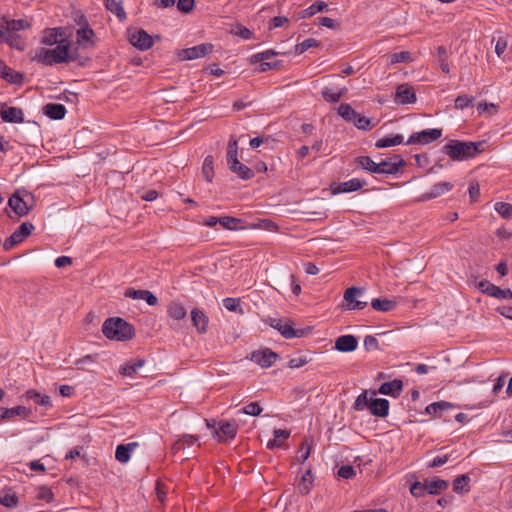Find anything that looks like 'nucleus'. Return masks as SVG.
I'll return each mask as SVG.
<instances>
[{"mask_svg": "<svg viewBox=\"0 0 512 512\" xmlns=\"http://www.w3.org/2000/svg\"><path fill=\"white\" fill-rule=\"evenodd\" d=\"M313 446V440L312 439H305L300 446L299 449V456L298 461L300 463H304L310 456L311 450Z\"/></svg>", "mask_w": 512, "mask_h": 512, "instance_id": "nucleus-49", "label": "nucleus"}, {"mask_svg": "<svg viewBox=\"0 0 512 512\" xmlns=\"http://www.w3.org/2000/svg\"><path fill=\"white\" fill-rule=\"evenodd\" d=\"M0 504L8 508L15 507L18 504V498L14 494H6L0 497Z\"/></svg>", "mask_w": 512, "mask_h": 512, "instance_id": "nucleus-64", "label": "nucleus"}, {"mask_svg": "<svg viewBox=\"0 0 512 512\" xmlns=\"http://www.w3.org/2000/svg\"><path fill=\"white\" fill-rule=\"evenodd\" d=\"M0 75L11 83L20 82L22 79L19 73H14L12 69L7 67L3 62H0Z\"/></svg>", "mask_w": 512, "mask_h": 512, "instance_id": "nucleus-43", "label": "nucleus"}, {"mask_svg": "<svg viewBox=\"0 0 512 512\" xmlns=\"http://www.w3.org/2000/svg\"><path fill=\"white\" fill-rule=\"evenodd\" d=\"M70 46L69 41H61L56 47L51 49L40 47L34 50L31 59L46 66L68 63L74 60V57L69 53Z\"/></svg>", "mask_w": 512, "mask_h": 512, "instance_id": "nucleus-1", "label": "nucleus"}, {"mask_svg": "<svg viewBox=\"0 0 512 512\" xmlns=\"http://www.w3.org/2000/svg\"><path fill=\"white\" fill-rule=\"evenodd\" d=\"M457 458H458V454L456 453V451H451V452L443 454V455H438L428 464V467L429 468L440 467L451 460H456Z\"/></svg>", "mask_w": 512, "mask_h": 512, "instance_id": "nucleus-37", "label": "nucleus"}, {"mask_svg": "<svg viewBox=\"0 0 512 512\" xmlns=\"http://www.w3.org/2000/svg\"><path fill=\"white\" fill-rule=\"evenodd\" d=\"M346 91H347L346 88H342L337 92H333L331 89L326 88L322 91V96L325 101L331 102V103H336L342 98V96L346 93Z\"/></svg>", "mask_w": 512, "mask_h": 512, "instance_id": "nucleus-50", "label": "nucleus"}, {"mask_svg": "<svg viewBox=\"0 0 512 512\" xmlns=\"http://www.w3.org/2000/svg\"><path fill=\"white\" fill-rule=\"evenodd\" d=\"M103 335L113 341H128L135 336L134 327L120 317H111L102 325Z\"/></svg>", "mask_w": 512, "mask_h": 512, "instance_id": "nucleus-2", "label": "nucleus"}, {"mask_svg": "<svg viewBox=\"0 0 512 512\" xmlns=\"http://www.w3.org/2000/svg\"><path fill=\"white\" fill-rule=\"evenodd\" d=\"M8 205L19 217L26 216L33 208L34 196L26 189L16 190L10 196Z\"/></svg>", "mask_w": 512, "mask_h": 512, "instance_id": "nucleus-4", "label": "nucleus"}, {"mask_svg": "<svg viewBox=\"0 0 512 512\" xmlns=\"http://www.w3.org/2000/svg\"><path fill=\"white\" fill-rule=\"evenodd\" d=\"M365 290L359 287H349L345 290L343 300L345 305L343 306L346 310H362L364 309L368 301L364 298Z\"/></svg>", "mask_w": 512, "mask_h": 512, "instance_id": "nucleus-5", "label": "nucleus"}, {"mask_svg": "<svg viewBox=\"0 0 512 512\" xmlns=\"http://www.w3.org/2000/svg\"><path fill=\"white\" fill-rule=\"evenodd\" d=\"M452 188H453V184L448 181L439 182V183L433 185L431 190L428 193H425L424 195H422L421 200H430V199L437 198V197L449 192L450 190H452Z\"/></svg>", "mask_w": 512, "mask_h": 512, "instance_id": "nucleus-24", "label": "nucleus"}, {"mask_svg": "<svg viewBox=\"0 0 512 512\" xmlns=\"http://www.w3.org/2000/svg\"><path fill=\"white\" fill-rule=\"evenodd\" d=\"M26 398L34 400L37 404L42 406H50L51 400L50 397L47 395H41L35 390H28L25 393Z\"/></svg>", "mask_w": 512, "mask_h": 512, "instance_id": "nucleus-47", "label": "nucleus"}, {"mask_svg": "<svg viewBox=\"0 0 512 512\" xmlns=\"http://www.w3.org/2000/svg\"><path fill=\"white\" fill-rule=\"evenodd\" d=\"M125 296L132 299L144 300L150 306H154L158 302L157 297L148 290L128 289L125 292Z\"/></svg>", "mask_w": 512, "mask_h": 512, "instance_id": "nucleus-23", "label": "nucleus"}, {"mask_svg": "<svg viewBox=\"0 0 512 512\" xmlns=\"http://www.w3.org/2000/svg\"><path fill=\"white\" fill-rule=\"evenodd\" d=\"M44 114L51 119L60 120L65 117L66 108L63 104L48 103L44 106Z\"/></svg>", "mask_w": 512, "mask_h": 512, "instance_id": "nucleus-27", "label": "nucleus"}, {"mask_svg": "<svg viewBox=\"0 0 512 512\" xmlns=\"http://www.w3.org/2000/svg\"><path fill=\"white\" fill-rule=\"evenodd\" d=\"M390 64H397L401 62H410L412 61V57L410 52L408 51H401L397 53H393L389 56Z\"/></svg>", "mask_w": 512, "mask_h": 512, "instance_id": "nucleus-56", "label": "nucleus"}, {"mask_svg": "<svg viewBox=\"0 0 512 512\" xmlns=\"http://www.w3.org/2000/svg\"><path fill=\"white\" fill-rule=\"evenodd\" d=\"M191 320L193 326L200 334H203L207 331L209 319L202 310L198 308L192 309Z\"/></svg>", "mask_w": 512, "mask_h": 512, "instance_id": "nucleus-21", "label": "nucleus"}, {"mask_svg": "<svg viewBox=\"0 0 512 512\" xmlns=\"http://www.w3.org/2000/svg\"><path fill=\"white\" fill-rule=\"evenodd\" d=\"M375 390H364L354 401L353 409L356 411H363L368 409L371 412V402L376 395Z\"/></svg>", "mask_w": 512, "mask_h": 512, "instance_id": "nucleus-17", "label": "nucleus"}, {"mask_svg": "<svg viewBox=\"0 0 512 512\" xmlns=\"http://www.w3.org/2000/svg\"><path fill=\"white\" fill-rule=\"evenodd\" d=\"M167 313L170 318L181 320L186 317L187 310L181 303L173 301L168 305Z\"/></svg>", "mask_w": 512, "mask_h": 512, "instance_id": "nucleus-30", "label": "nucleus"}, {"mask_svg": "<svg viewBox=\"0 0 512 512\" xmlns=\"http://www.w3.org/2000/svg\"><path fill=\"white\" fill-rule=\"evenodd\" d=\"M328 5L324 1H317L308 8L297 13V19L310 18L318 12H322L327 9Z\"/></svg>", "mask_w": 512, "mask_h": 512, "instance_id": "nucleus-28", "label": "nucleus"}, {"mask_svg": "<svg viewBox=\"0 0 512 512\" xmlns=\"http://www.w3.org/2000/svg\"><path fill=\"white\" fill-rule=\"evenodd\" d=\"M278 354L270 350L269 348H263L260 350L253 351L249 359L262 368H268L272 366L278 359Z\"/></svg>", "mask_w": 512, "mask_h": 512, "instance_id": "nucleus-9", "label": "nucleus"}, {"mask_svg": "<svg viewBox=\"0 0 512 512\" xmlns=\"http://www.w3.org/2000/svg\"><path fill=\"white\" fill-rule=\"evenodd\" d=\"M213 51V45L211 43H202L194 47L182 49L178 56L181 60H194L204 57Z\"/></svg>", "mask_w": 512, "mask_h": 512, "instance_id": "nucleus-8", "label": "nucleus"}, {"mask_svg": "<svg viewBox=\"0 0 512 512\" xmlns=\"http://www.w3.org/2000/svg\"><path fill=\"white\" fill-rule=\"evenodd\" d=\"M0 117L4 122L8 123H23L24 113L18 107H2L0 109Z\"/></svg>", "mask_w": 512, "mask_h": 512, "instance_id": "nucleus-14", "label": "nucleus"}, {"mask_svg": "<svg viewBox=\"0 0 512 512\" xmlns=\"http://www.w3.org/2000/svg\"><path fill=\"white\" fill-rule=\"evenodd\" d=\"M494 208L502 218H512V204L506 202H496Z\"/></svg>", "mask_w": 512, "mask_h": 512, "instance_id": "nucleus-51", "label": "nucleus"}, {"mask_svg": "<svg viewBox=\"0 0 512 512\" xmlns=\"http://www.w3.org/2000/svg\"><path fill=\"white\" fill-rule=\"evenodd\" d=\"M470 478L463 474L455 478L453 481V491L458 494L467 493L469 491Z\"/></svg>", "mask_w": 512, "mask_h": 512, "instance_id": "nucleus-36", "label": "nucleus"}, {"mask_svg": "<svg viewBox=\"0 0 512 512\" xmlns=\"http://www.w3.org/2000/svg\"><path fill=\"white\" fill-rule=\"evenodd\" d=\"M371 404V414L376 417H386L389 413V401L384 398H374Z\"/></svg>", "mask_w": 512, "mask_h": 512, "instance_id": "nucleus-26", "label": "nucleus"}, {"mask_svg": "<svg viewBox=\"0 0 512 512\" xmlns=\"http://www.w3.org/2000/svg\"><path fill=\"white\" fill-rule=\"evenodd\" d=\"M404 141V138L402 135L400 134H397V135H394V136H388V137H384V138H381L379 139L375 146L377 148H387V147H391V146H396V145H399V144H402Z\"/></svg>", "mask_w": 512, "mask_h": 512, "instance_id": "nucleus-39", "label": "nucleus"}, {"mask_svg": "<svg viewBox=\"0 0 512 512\" xmlns=\"http://www.w3.org/2000/svg\"><path fill=\"white\" fill-rule=\"evenodd\" d=\"M475 98L473 96H470V95H459L456 99H455V109H458V110H463L467 107H469L470 105H472V103L474 102Z\"/></svg>", "mask_w": 512, "mask_h": 512, "instance_id": "nucleus-55", "label": "nucleus"}, {"mask_svg": "<svg viewBox=\"0 0 512 512\" xmlns=\"http://www.w3.org/2000/svg\"><path fill=\"white\" fill-rule=\"evenodd\" d=\"M270 325L287 339L300 336L289 322H283L281 319H270Z\"/></svg>", "mask_w": 512, "mask_h": 512, "instance_id": "nucleus-22", "label": "nucleus"}, {"mask_svg": "<svg viewBox=\"0 0 512 512\" xmlns=\"http://www.w3.org/2000/svg\"><path fill=\"white\" fill-rule=\"evenodd\" d=\"M242 220L239 218L231 217V216H223L219 217V224L225 229L236 230L237 224L241 223Z\"/></svg>", "mask_w": 512, "mask_h": 512, "instance_id": "nucleus-54", "label": "nucleus"}, {"mask_svg": "<svg viewBox=\"0 0 512 512\" xmlns=\"http://www.w3.org/2000/svg\"><path fill=\"white\" fill-rule=\"evenodd\" d=\"M313 487V477L310 470H307L301 477L298 489L301 494L306 495Z\"/></svg>", "mask_w": 512, "mask_h": 512, "instance_id": "nucleus-40", "label": "nucleus"}, {"mask_svg": "<svg viewBox=\"0 0 512 512\" xmlns=\"http://www.w3.org/2000/svg\"><path fill=\"white\" fill-rule=\"evenodd\" d=\"M228 166L233 173H236L243 180H249L254 176L253 170L242 164L239 160H237V164L232 162Z\"/></svg>", "mask_w": 512, "mask_h": 512, "instance_id": "nucleus-29", "label": "nucleus"}, {"mask_svg": "<svg viewBox=\"0 0 512 512\" xmlns=\"http://www.w3.org/2000/svg\"><path fill=\"white\" fill-rule=\"evenodd\" d=\"M198 440L197 437L193 436V435H184L182 436L181 439H179L178 441H176L173 446H172V450L174 452H177L178 450L182 449L183 448V445L184 444H188V445H192L193 443H195L196 441Z\"/></svg>", "mask_w": 512, "mask_h": 512, "instance_id": "nucleus-57", "label": "nucleus"}, {"mask_svg": "<svg viewBox=\"0 0 512 512\" xmlns=\"http://www.w3.org/2000/svg\"><path fill=\"white\" fill-rule=\"evenodd\" d=\"M274 439L267 443V448L281 447L283 441L289 438L290 431L286 429H275L273 431Z\"/></svg>", "mask_w": 512, "mask_h": 512, "instance_id": "nucleus-35", "label": "nucleus"}, {"mask_svg": "<svg viewBox=\"0 0 512 512\" xmlns=\"http://www.w3.org/2000/svg\"><path fill=\"white\" fill-rule=\"evenodd\" d=\"M2 21L5 24L4 26L7 34H10L14 31H20L30 28V23L24 19L6 20L5 18H3Z\"/></svg>", "mask_w": 512, "mask_h": 512, "instance_id": "nucleus-31", "label": "nucleus"}, {"mask_svg": "<svg viewBox=\"0 0 512 512\" xmlns=\"http://www.w3.org/2000/svg\"><path fill=\"white\" fill-rule=\"evenodd\" d=\"M242 412L247 415L258 416L261 414L262 408L257 402H251L242 409Z\"/></svg>", "mask_w": 512, "mask_h": 512, "instance_id": "nucleus-63", "label": "nucleus"}, {"mask_svg": "<svg viewBox=\"0 0 512 512\" xmlns=\"http://www.w3.org/2000/svg\"><path fill=\"white\" fill-rule=\"evenodd\" d=\"M93 36H94V31L88 26L77 30V42L80 45H83L86 42L89 43L90 45H92L93 44V41H92Z\"/></svg>", "mask_w": 512, "mask_h": 512, "instance_id": "nucleus-44", "label": "nucleus"}, {"mask_svg": "<svg viewBox=\"0 0 512 512\" xmlns=\"http://www.w3.org/2000/svg\"><path fill=\"white\" fill-rule=\"evenodd\" d=\"M130 43L139 50L145 51L152 47L153 39L143 29L133 31L129 35Z\"/></svg>", "mask_w": 512, "mask_h": 512, "instance_id": "nucleus-12", "label": "nucleus"}, {"mask_svg": "<svg viewBox=\"0 0 512 512\" xmlns=\"http://www.w3.org/2000/svg\"><path fill=\"white\" fill-rule=\"evenodd\" d=\"M213 164H214V159L212 156L208 155L205 159H204V162H203V166H202V174L204 176V178L208 181V182H211L212 179H213V176H214V167H213Z\"/></svg>", "mask_w": 512, "mask_h": 512, "instance_id": "nucleus-46", "label": "nucleus"}, {"mask_svg": "<svg viewBox=\"0 0 512 512\" xmlns=\"http://www.w3.org/2000/svg\"><path fill=\"white\" fill-rule=\"evenodd\" d=\"M338 114L344 120H346L348 122H353L354 120H356L358 113L349 104L342 103L338 107Z\"/></svg>", "mask_w": 512, "mask_h": 512, "instance_id": "nucleus-42", "label": "nucleus"}, {"mask_svg": "<svg viewBox=\"0 0 512 512\" xmlns=\"http://www.w3.org/2000/svg\"><path fill=\"white\" fill-rule=\"evenodd\" d=\"M451 407H452V404L449 402H445V401L435 402V403H431L430 405H428L426 407V412L428 414H437L439 411H442V410H445V409H448Z\"/></svg>", "mask_w": 512, "mask_h": 512, "instance_id": "nucleus-58", "label": "nucleus"}, {"mask_svg": "<svg viewBox=\"0 0 512 512\" xmlns=\"http://www.w3.org/2000/svg\"><path fill=\"white\" fill-rule=\"evenodd\" d=\"M231 33L245 40L251 39L253 36L252 31L242 25L235 26L231 30Z\"/></svg>", "mask_w": 512, "mask_h": 512, "instance_id": "nucleus-59", "label": "nucleus"}, {"mask_svg": "<svg viewBox=\"0 0 512 512\" xmlns=\"http://www.w3.org/2000/svg\"><path fill=\"white\" fill-rule=\"evenodd\" d=\"M483 142H462L450 140L444 147L443 152L453 160L462 161L476 156L482 151L480 148Z\"/></svg>", "mask_w": 512, "mask_h": 512, "instance_id": "nucleus-3", "label": "nucleus"}, {"mask_svg": "<svg viewBox=\"0 0 512 512\" xmlns=\"http://www.w3.org/2000/svg\"><path fill=\"white\" fill-rule=\"evenodd\" d=\"M29 415V411L24 406H16L13 408H3L0 414V420L12 418L14 416H22L26 418Z\"/></svg>", "mask_w": 512, "mask_h": 512, "instance_id": "nucleus-33", "label": "nucleus"}, {"mask_svg": "<svg viewBox=\"0 0 512 512\" xmlns=\"http://www.w3.org/2000/svg\"><path fill=\"white\" fill-rule=\"evenodd\" d=\"M410 492L414 497H422L427 492V485L421 482H414L410 487Z\"/></svg>", "mask_w": 512, "mask_h": 512, "instance_id": "nucleus-60", "label": "nucleus"}, {"mask_svg": "<svg viewBox=\"0 0 512 512\" xmlns=\"http://www.w3.org/2000/svg\"><path fill=\"white\" fill-rule=\"evenodd\" d=\"M427 492L429 494H438L440 491L448 487V482L442 479H435L426 483Z\"/></svg>", "mask_w": 512, "mask_h": 512, "instance_id": "nucleus-48", "label": "nucleus"}, {"mask_svg": "<svg viewBox=\"0 0 512 512\" xmlns=\"http://www.w3.org/2000/svg\"><path fill=\"white\" fill-rule=\"evenodd\" d=\"M357 346L358 340L353 335H342L335 341V349L340 352H352L356 350Z\"/></svg>", "mask_w": 512, "mask_h": 512, "instance_id": "nucleus-18", "label": "nucleus"}, {"mask_svg": "<svg viewBox=\"0 0 512 512\" xmlns=\"http://www.w3.org/2000/svg\"><path fill=\"white\" fill-rule=\"evenodd\" d=\"M105 7L108 11L115 14L119 20L126 19V13L121 0H105Z\"/></svg>", "mask_w": 512, "mask_h": 512, "instance_id": "nucleus-34", "label": "nucleus"}, {"mask_svg": "<svg viewBox=\"0 0 512 512\" xmlns=\"http://www.w3.org/2000/svg\"><path fill=\"white\" fill-rule=\"evenodd\" d=\"M356 163L359 167L368 170L372 173H377V163L374 162L370 157L368 156H361L356 159Z\"/></svg>", "mask_w": 512, "mask_h": 512, "instance_id": "nucleus-52", "label": "nucleus"}, {"mask_svg": "<svg viewBox=\"0 0 512 512\" xmlns=\"http://www.w3.org/2000/svg\"><path fill=\"white\" fill-rule=\"evenodd\" d=\"M437 59L441 71L446 74L450 73V67L448 64V51L444 46H439L437 48Z\"/></svg>", "mask_w": 512, "mask_h": 512, "instance_id": "nucleus-41", "label": "nucleus"}, {"mask_svg": "<svg viewBox=\"0 0 512 512\" xmlns=\"http://www.w3.org/2000/svg\"><path fill=\"white\" fill-rule=\"evenodd\" d=\"M497 109H498V106L494 103L480 102L477 105V110H478L479 114L488 112L490 115H492L497 112Z\"/></svg>", "mask_w": 512, "mask_h": 512, "instance_id": "nucleus-61", "label": "nucleus"}, {"mask_svg": "<svg viewBox=\"0 0 512 512\" xmlns=\"http://www.w3.org/2000/svg\"><path fill=\"white\" fill-rule=\"evenodd\" d=\"M478 288L480 291L490 297H494L496 299H508L512 300V291L510 289H502L499 286L494 285L493 283L483 280L478 283Z\"/></svg>", "mask_w": 512, "mask_h": 512, "instance_id": "nucleus-10", "label": "nucleus"}, {"mask_svg": "<svg viewBox=\"0 0 512 512\" xmlns=\"http://www.w3.org/2000/svg\"><path fill=\"white\" fill-rule=\"evenodd\" d=\"M403 163L404 161L399 155L382 160L377 163V174H395L399 171Z\"/></svg>", "mask_w": 512, "mask_h": 512, "instance_id": "nucleus-13", "label": "nucleus"}, {"mask_svg": "<svg viewBox=\"0 0 512 512\" xmlns=\"http://www.w3.org/2000/svg\"><path fill=\"white\" fill-rule=\"evenodd\" d=\"M395 101L398 104H410L416 101V95L412 87L402 84L397 87Z\"/></svg>", "mask_w": 512, "mask_h": 512, "instance_id": "nucleus-16", "label": "nucleus"}, {"mask_svg": "<svg viewBox=\"0 0 512 512\" xmlns=\"http://www.w3.org/2000/svg\"><path fill=\"white\" fill-rule=\"evenodd\" d=\"M402 390H403L402 380L394 379L390 382L383 383L379 387L378 393L396 398L401 394Z\"/></svg>", "mask_w": 512, "mask_h": 512, "instance_id": "nucleus-20", "label": "nucleus"}, {"mask_svg": "<svg viewBox=\"0 0 512 512\" xmlns=\"http://www.w3.org/2000/svg\"><path fill=\"white\" fill-rule=\"evenodd\" d=\"M206 425L208 428L214 429V437L222 443L233 440L238 430V425L235 421H220L218 428H216L214 424L206 420Z\"/></svg>", "mask_w": 512, "mask_h": 512, "instance_id": "nucleus-6", "label": "nucleus"}, {"mask_svg": "<svg viewBox=\"0 0 512 512\" xmlns=\"http://www.w3.org/2000/svg\"><path fill=\"white\" fill-rule=\"evenodd\" d=\"M145 365L144 359H138L135 362L126 363L119 368V373L122 376L133 377L137 370Z\"/></svg>", "mask_w": 512, "mask_h": 512, "instance_id": "nucleus-32", "label": "nucleus"}, {"mask_svg": "<svg viewBox=\"0 0 512 512\" xmlns=\"http://www.w3.org/2000/svg\"><path fill=\"white\" fill-rule=\"evenodd\" d=\"M371 306L377 311L389 312L396 307V302L389 299L376 298L371 301Z\"/></svg>", "mask_w": 512, "mask_h": 512, "instance_id": "nucleus-38", "label": "nucleus"}, {"mask_svg": "<svg viewBox=\"0 0 512 512\" xmlns=\"http://www.w3.org/2000/svg\"><path fill=\"white\" fill-rule=\"evenodd\" d=\"M63 37L62 28H50L43 31L41 43L47 46L59 44L61 41H66Z\"/></svg>", "mask_w": 512, "mask_h": 512, "instance_id": "nucleus-19", "label": "nucleus"}, {"mask_svg": "<svg viewBox=\"0 0 512 512\" xmlns=\"http://www.w3.org/2000/svg\"><path fill=\"white\" fill-rule=\"evenodd\" d=\"M364 185H366L365 181L360 180L358 178H353L346 182H342L335 186H332V193L339 194V193L354 192V191L361 189Z\"/></svg>", "mask_w": 512, "mask_h": 512, "instance_id": "nucleus-15", "label": "nucleus"}, {"mask_svg": "<svg viewBox=\"0 0 512 512\" xmlns=\"http://www.w3.org/2000/svg\"><path fill=\"white\" fill-rule=\"evenodd\" d=\"M37 498L41 499V500H45L46 502L50 503L54 500V494L50 488L41 486L38 489Z\"/></svg>", "mask_w": 512, "mask_h": 512, "instance_id": "nucleus-62", "label": "nucleus"}, {"mask_svg": "<svg viewBox=\"0 0 512 512\" xmlns=\"http://www.w3.org/2000/svg\"><path fill=\"white\" fill-rule=\"evenodd\" d=\"M238 156V143L234 137H231L227 146V163L228 165L232 162L237 164Z\"/></svg>", "mask_w": 512, "mask_h": 512, "instance_id": "nucleus-45", "label": "nucleus"}, {"mask_svg": "<svg viewBox=\"0 0 512 512\" xmlns=\"http://www.w3.org/2000/svg\"><path fill=\"white\" fill-rule=\"evenodd\" d=\"M320 46V42L314 38H308L295 46V52L302 54L310 48Z\"/></svg>", "mask_w": 512, "mask_h": 512, "instance_id": "nucleus-53", "label": "nucleus"}, {"mask_svg": "<svg viewBox=\"0 0 512 512\" xmlns=\"http://www.w3.org/2000/svg\"><path fill=\"white\" fill-rule=\"evenodd\" d=\"M34 230V226L30 222H23L19 228L14 231L10 237H8L4 243L3 248L4 250H10L15 245L21 243L26 237H28L32 231Z\"/></svg>", "mask_w": 512, "mask_h": 512, "instance_id": "nucleus-7", "label": "nucleus"}, {"mask_svg": "<svg viewBox=\"0 0 512 512\" xmlns=\"http://www.w3.org/2000/svg\"><path fill=\"white\" fill-rule=\"evenodd\" d=\"M138 447L137 442H130L128 444H120L115 451V458L120 463H127L130 460V454Z\"/></svg>", "mask_w": 512, "mask_h": 512, "instance_id": "nucleus-25", "label": "nucleus"}, {"mask_svg": "<svg viewBox=\"0 0 512 512\" xmlns=\"http://www.w3.org/2000/svg\"><path fill=\"white\" fill-rule=\"evenodd\" d=\"M442 135L441 129H428L420 132L413 133L406 144H429L437 139H439Z\"/></svg>", "mask_w": 512, "mask_h": 512, "instance_id": "nucleus-11", "label": "nucleus"}]
</instances>
